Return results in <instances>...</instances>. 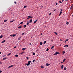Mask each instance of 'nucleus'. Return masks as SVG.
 Here are the masks:
<instances>
[{
  "mask_svg": "<svg viewBox=\"0 0 73 73\" xmlns=\"http://www.w3.org/2000/svg\"><path fill=\"white\" fill-rule=\"evenodd\" d=\"M13 65H11L10 66H9L8 67V68H12V67H13Z\"/></svg>",
  "mask_w": 73,
  "mask_h": 73,
  "instance_id": "nucleus-4",
  "label": "nucleus"
},
{
  "mask_svg": "<svg viewBox=\"0 0 73 73\" xmlns=\"http://www.w3.org/2000/svg\"><path fill=\"white\" fill-rule=\"evenodd\" d=\"M40 35H42V33L41 34H40Z\"/></svg>",
  "mask_w": 73,
  "mask_h": 73,
  "instance_id": "nucleus-64",
  "label": "nucleus"
},
{
  "mask_svg": "<svg viewBox=\"0 0 73 73\" xmlns=\"http://www.w3.org/2000/svg\"><path fill=\"white\" fill-rule=\"evenodd\" d=\"M65 60H66V59L64 58L63 60V62H65Z\"/></svg>",
  "mask_w": 73,
  "mask_h": 73,
  "instance_id": "nucleus-13",
  "label": "nucleus"
},
{
  "mask_svg": "<svg viewBox=\"0 0 73 73\" xmlns=\"http://www.w3.org/2000/svg\"><path fill=\"white\" fill-rule=\"evenodd\" d=\"M66 46H67V47H68V46H69V45H66Z\"/></svg>",
  "mask_w": 73,
  "mask_h": 73,
  "instance_id": "nucleus-40",
  "label": "nucleus"
},
{
  "mask_svg": "<svg viewBox=\"0 0 73 73\" xmlns=\"http://www.w3.org/2000/svg\"><path fill=\"white\" fill-rule=\"evenodd\" d=\"M10 10H11V8H9V10H8V11H10Z\"/></svg>",
  "mask_w": 73,
  "mask_h": 73,
  "instance_id": "nucleus-42",
  "label": "nucleus"
},
{
  "mask_svg": "<svg viewBox=\"0 0 73 73\" xmlns=\"http://www.w3.org/2000/svg\"><path fill=\"white\" fill-rule=\"evenodd\" d=\"M43 44H46V41H45L43 43Z\"/></svg>",
  "mask_w": 73,
  "mask_h": 73,
  "instance_id": "nucleus-36",
  "label": "nucleus"
},
{
  "mask_svg": "<svg viewBox=\"0 0 73 73\" xmlns=\"http://www.w3.org/2000/svg\"><path fill=\"white\" fill-rule=\"evenodd\" d=\"M66 40L65 41V42H66Z\"/></svg>",
  "mask_w": 73,
  "mask_h": 73,
  "instance_id": "nucleus-59",
  "label": "nucleus"
},
{
  "mask_svg": "<svg viewBox=\"0 0 73 73\" xmlns=\"http://www.w3.org/2000/svg\"><path fill=\"white\" fill-rule=\"evenodd\" d=\"M15 36H16V35H13V37H15Z\"/></svg>",
  "mask_w": 73,
  "mask_h": 73,
  "instance_id": "nucleus-47",
  "label": "nucleus"
},
{
  "mask_svg": "<svg viewBox=\"0 0 73 73\" xmlns=\"http://www.w3.org/2000/svg\"><path fill=\"white\" fill-rule=\"evenodd\" d=\"M48 50H49V49L48 48H47L46 50V51H48Z\"/></svg>",
  "mask_w": 73,
  "mask_h": 73,
  "instance_id": "nucleus-35",
  "label": "nucleus"
},
{
  "mask_svg": "<svg viewBox=\"0 0 73 73\" xmlns=\"http://www.w3.org/2000/svg\"><path fill=\"white\" fill-rule=\"evenodd\" d=\"M21 37H20V38H18V40H21Z\"/></svg>",
  "mask_w": 73,
  "mask_h": 73,
  "instance_id": "nucleus-27",
  "label": "nucleus"
},
{
  "mask_svg": "<svg viewBox=\"0 0 73 73\" xmlns=\"http://www.w3.org/2000/svg\"><path fill=\"white\" fill-rule=\"evenodd\" d=\"M61 64H63V63H64V62H61Z\"/></svg>",
  "mask_w": 73,
  "mask_h": 73,
  "instance_id": "nucleus-55",
  "label": "nucleus"
},
{
  "mask_svg": "<svg viewBox=\"0 0 73 73\" xmlns=\"http://www.w3.org/2000/svg\"><path fill=\"white\" fill-rule=\"evenodd\" d=\"M5 55H4V56H3V57H5Z\"/></svg>",
  "mask_w": 73,
  "mask_h": 73,
  "instance_id": "nucleus-58",
  "label": "nucleus"
},
{
  "mask_svg": "<svg viewBox=\"0 0 73 73\" xmlns=\"http://www.w3.org/2000/svg\"><path fill=\"white\" fill-rule=\"evenodd\" d=\"M29 45H31V43H30Z\"/></svg>",
  "mask_w": 73,
  "mask_h": 73,
  "instance_id": "nucleus-63",
  "label": "nucleus"
},
{
  "mask_svg": "<svg viewBox=\"0 0 73 73\" xmlns=\"http://www.w3.org/2000/svg\"><path fill=\"white\" fill-rule=\"evenodd\" d=\"M6 21H7V20H5L4 21V22H5V23H6Z\"/></svg>",
  "mask_w": 73,
  "mask_h": 73,
  "instance_id": "nucleus-19",
  "label": "nucleus"
},
{
  "mask_svg": "<svg viewBox=\"0 0 73 73\" xmlns=\"http://www.w3.org/2000/svg\"><path fill=\"white\" fill-rule=\"evenodd\" d=\"M10 36H11V37H12V36H13V35H11Z\"/></svg>",
  "mask_w": 73,
  "mask_h": 73,
  "instance_id": "nucleus-49",
  "label": "nucleus"
},
{
  "mask_svg": "<svg viewBox=\"0 0 73 73\" xmlns=\"http://www.w3.org/2000/svg\"><path fill=\"white\" fill-rule=\"evenodd\" d=\"M54 33H55V34H56V35H57V33L56 32H55Z\"/></svg>",
  "mask_w": 73,
  "mask_h": 73,
  "instance_id": "nucleus-29",
  "label": "nucleus"
},
{
  "mask_svg": "<svg viewBox=\"0 0 73 73\" xmlns=\"http://www.w3.org/2000/svg\"><path fill=\"white\" fill-rule=\"evenodd\" d=\"M27 26V25H25L23 26V27H24V28H26V27Z\"/></svg>",
  "mask_w": 73,
  "mask_h": 73,
  "instance_id": "nucleus-23",
  "label": "nucleus"
},
{
  "mask_svg": "<svg viewBox=\"0 0 73 73\" xmlns=\"http://www.w3.org/2000/svg\"><path fill=\"white\" fill-rule=\"evenodd\" d=\"M40 45H42V42H40Z\"/></svg>",
  "mask_w": 73,
  "mask_h": 73,
  "instance_id": "nucleus-17",
  "label": "nucleus"
},
{
  "mask_svg": "<svg viewBox=\"0 0 73 73\" xmlns=\"http://www.w3.org/2000/svg\"><path fill=\"white\" fill-rule=\"evenodd\" d=\"M66 47V45L64 46V47Z\"/></svg>",
  "mask_w": 73,
  "mask_h": 73,
  "instance_id": "nucleus-62",
  "label": "nucleus"
},
{
  "mask_svg": "<svg viewBox=\"0 0 73 73\" xmlns=\"http://www.w3.org/2000/svg\"><path fill=\"white\" fill-rule=\"evenodd\" d=\"M33 55H35V53L33 52Z\"/></svg>",
  "mask_w": 73,
  "mask_h": 73,
  "instance_id": "nucleus-38",
  "label": "nucleus"
},
{
  "mask_svg": "<svg viewBox=\"0 0 73 73\" xmlns=\"http://www.w3.org/2000/svg\"><path fill=\"white\" fill-rule=\"evenodd\" d=\"M5 42V40H4L3 41L1 42V43H4V42Z\"/></svg>",
  "mask_w": 73,
  "mask_h": 73,
  "instance_id": "nucleus-10",
  "label": "nucleus"
},
{
  "mask_svg": "<svg viewBox=\"0 0 73 73\" xmlns=\"http://www.w3.org/2000/svg\"><path fill=\"white\" fill-rule=\"evenodd\" d=\"M2 37H3V35H1L0 36V38H2Z\"/></svg>",
  "mask_w": 73,
  "mask_h": 73,
  "instance_id": "nucleus-14",
  "label": "nucleus"
},
{
  "mask_svg": "<svg viewBox=\"0 0 73 73\" xmlns=\"http://www.w3.org/2000/svg\"><path fill=\"white\" fill-rule=\"evenodd\" d=\"M65 53V51H63V54H64Z\"/></svg>",
  "mask_w": 73,
  "mask_h": 73,
  "instance_id": "nucleus-33",
  "label": "nucleus"
},
{
  "mask_svg": "<svg viewBox=\"0 0 73 73\" xmlns=\"http://www.w3.org/2000/svg\"><path fill=\"white\" fill-rule=\"evenodd\" d=\"M11 53H9V54L7 55V56H9V55H11Z\"/></svg>",
  "mask_w": 73,
  "mask_h": 73,
  "instance_id": "nucleus-30",
  "label": "nucleus"
},
{
  "mask_svg": "<svg viewBox=\"0 0 73 73\" xmlns=\"http://www.w3.org/2000/svg\"><path fill=\"white\" fill-rule=\"evenodd\" d=\"M73 5H72L71 6L70 9H72V8H73Z\"/></svg>",
  "mask_w": 73,
  "mask_h": 73,
  "instance_id": "nucleus-12",
  "label": "nucleus"
},
{
  "mask_svg": "<svg viewBox=\"0 0 73 73\" xmlns=\"http://www.w3.org/2000/svg\"><path fill=\"white\" fill-rule=\"evenodd\" d=\"M32 19H31L29 21V22H30V23H32Z\"/></svg>",
  "mask_w": 73,
  "mask_h": 73,
  "instance_id": "nucleus-5",
  "label": "nucleus"
},
{
  "mask_svg": "<svg viewBox=\"0 0 73 73\" xmlns=\"http://www.w3.org/2000/svg\"><path fill=\"white\" fill-rule=\"evenodd\" d=\"M1 52H0V54H1Z\"/></svg>",
  "mask_w": 73,
  "mask_h": 73,
  "instance_id": "nucleus-61",
  "label": "nucleus"
},
{
  "mask_svg": "<svg viewBox=\"0 0 73 73\" xmlns=\"http://www.w3.org/2000/svg\"><path fill=\"white\" fill-rule=\"evenodd\" d=\"M66 24H67V25H68L69 24V22H66Z\"/></svg>",
  "mask_w": 73,
  "mask_h": 73,
  "instance_id": "nucleus-25",
  "label": "nucleus"
},
{
  "mask_svg": "<svg viewBox=\"0 0 73 73\" xmlns=\"http://www.w3.org/2000/svg\"><path fill=\"white\" fill-rule=\"evenodd\" d=\"M56 9H54V11H53V12H54V11H56Z\"/></svg>",
  "mask_w": 73,
  "mask_h": 73,
  "instance_id": "nucleus-53",
  "label": "nucleus"
},
{
  "mask_svg": "<svg viewBox=\"0 0 73 73\" xmlns=\"http://www.w3.org/2000/svg\"><path fill=\"white\" fill-rule=\"evenodd\" d=\"M62 2H63V1H64V0H62Z\"/></svg>",
  "mask_w": 73,
  "mask_h": 73,
  "instance_id": "nucleus-57",
  "label": "nucleus"
},
{
  "mask_svg": "<svg viewBox=\"0 0 73 73\" xmlns=\"http://www.w3.org/2000/svg\"><path fill=\"white\" fill-rule=\"evenodd\" d=\"M6 59H8V57H6V58H3V60H6Z\"/></svg>",
  "mask_w": 73,
  "mask_h": 73,
  "instance_id": "nucleus-3",
  "label": "nucleus"
},
{
  "mask_svg": "<svg viewBox=\"0 0 73 73\" xmlns=\"http://www.w3.org/2000/svg\"><path fill=\"white\" fill-rule=\"evenodd\" d=\"M18 55L17 54H16L15 56V57H18Z\"/></svg>",
  "mask_w": 73,
  "mask_h": 73,
  "instance_id": "nucleus-15",
  "label": "nucleus"
},
{
  "mask_svg": "<svg viewBox=\"0 0 73 73\" xmlns=\"http://www.w3.org/2000/svg\"><path fill=\"white\" fill-rule=\"evenodd\" d=\"M29 23H30V22H28V21L27 23V25H28Z\"/></svg>",
  "mask_w": 73,
  "mask_h": 73,
  "instance_id": "nucleus-11",
  "label": "nucleus"
},
{
  "mask_svg": "<svg viewBox=\"0 0 73 73\" xmlns=\"http://www.w3.org/2000/svg\"><path fill=\"white\" fill-rule=\"evenodd\" d=\"M26 58L27 59V60H29V58L28 57H27Z\"/></svg>",
  "mask_w": 73,
  "mask_h": 73,
  "instance_id": "nucleus-43",
  "label": "nucleus"
},
{
  "mask_svg": "<svg viewBox=\"0 0 73 73\" xmlns=\"http://www.w3.org/2000/svg\"><path fill=\"white\" fill-rule=\"evenodd\" d=\"M54 56H56L57 55V54L56 52L54 54Z\"/></svg>",
  "mask_w": 73,
  "mask_h": 73,
  "instance_id": "nucleus-28",
  "label": "nucleus"
},
{
  "mask_svg": "<svg viewBox=\"0 0 73 73\" xmlns=\"http://www.w3.org/2000/svg\"><path fill=\"white\" fill-rule=\"evenodd\" d=\"M26 7H27V6H24V8H26Z\"/></svg>",
  "mask_w": 73,
  "mask_h": 73,
  "instance_id": "nucleus-39",
  "label": "nucleus"
},
{
  "mask_svg": "<svg viewBox=\"0 0 73 73\" xmlns=\"http://www.w3.org/2000/svg\"><path fill=\"white\" fill-rule=\"evenodd\" d=\"M46 66H49V65H50V64H48V63H46Z\"/></svg>",
  "mask_w": 73,
  "mask_h": 73,
  "instance_id": "nucleus-2",
  "label": "nucleus"
},
{
  "mask_svg": "<svg viewBox=\"0 0 73 73\" xmlns=\"http://www.w3.org/2000/svg\"><path fill=\"white\" fill-rule=\"evenodd\" d=\"M2 72V71L1 70H0V73L1 72Z\"/></svg>",
  "mask_w": 73,
  "mask_h": 73,
  "instance_id": "nucleus-51",
  "label": "nucleus"
},
{
  "mask_svg": "<svg viewBox=\"0 0 73 73\" xmlns=\"http://www.w3.org/2000/svg\"><path fill=\"white\" fill-rule=\"evenodd\" d=\"M26 48H22V50H25L26 49Z\"/></svg>",
  "mask_w": 73,
  "mask_h": 73,
  "instance_id": "nucleus-8",
  "label": "nucleus"
},
{
  "mask_svg": "<svg viewBox=\"0 0 73 73\" xmlns=\"http://www.w3.org/2000/svg\"><path fill=\"white\" fill-rule=\"evenodd\" d=\"M51 14H52V13H50L49 14V15H51Z\"/></svg>",
  "mask_w": 73,
  "mask_h": 73,
  "instance_id": "nucleus-56",
  "label": "nucleus"
},
{
  "mask_svg": "<svg viewBox=\"0 0 73 73\" xmlns=\"http://www.w3.org/2000/svg\"><path fill=\"white\" fill-rule=\"evenodd\" d=\"M23 24V22H21L20 23V24Z\"/></svg>",
  "mask_w": 73,
  "mask_h": 73,
  "instance_id": "nucleus-26",
  "label": "nucleus"
},
{
  "mask_svg": "<svg viewBox=\"0 0 73 73\" xmlns=\"http://www.w3.org/2000/svg\"><path fill=\"white\" fill-rule=\"evenodd\" d=\"M66 67H64V70H66Z\"/></svg>",
  "mask_w": 73,
  "mask_h": 73,
  "instance_id": "nucleus-32",
  "label": "nucleus"
},
{
  "mask_svg": "<svg viewBox=\"0 0 73 73\" xmlns=\"http://www.w3.org/2000/svg\"><path fill=\"white\" fill-rule=\"evenodd\" d=\"M32 62L31 61H29L28 62V63L27 64V66H29L31 64V62Z\"/></svg>",
  "mask_w": 73,
  "mask_h": 73,
  "instance_id": "nucleus-1",
  "label": "nucleus"
},
{
  "mask_svg": "<svg viewBox=\"0 0 73 73\" xmlns=\"http://www.w3.org/2000/svg\"><path fill=\"white\" fill-rule=\"evenodd\" d=\"M14 21V20L11 21H10V23H12V22H13Z\"/></svg>",
  "mask_w": 73,
  "mask_h": 73,
  "instance_id": "nucleus-21",
  "label": "nucleus"
},
{
  "mask_svg": "<svg viewBox=\"0 0 73 73\" xmlns=\"http://www.w3.org/2000/svg\"><path fill=\"white\" fill-rule=\"evenodd\" d=\"M58 4V3H56V5H57Z\"/></svg>",
  "mask_w": 73,
  "mask_h": 73,
  "instance_id": "nucleus-52",
  "label": "nucleus"
},
{
  "mask_svg": "<svg viewBox=\"0 0 73 73\" xmlns=\"http://www.w3.org/2000/svg\"><path fill=\"white\" fill-rule=\"evenodd\" d=\"M61 68L62 69H63V68H64V65H62L61 66Z\"/></svg>",
  "mask_w": 73,
  "mask_h": 73,
  "instance_id": "nucleus-7",
  "label": "nucleus"
},
{
  "mask_svg": "<svg viewBox=\"0 0 73 73\" xmlns=\"http://www.w3.org/2000/svg\"><path fill=\"white\" fill-rule=\"evenodd\" d=\"M13 35H17V34H13Z\"/></svg>",
  "mask_w": 73,
  "mask_h": 73,
  "instance_id": "nucleus-60",
  "label": "nucleus"
},
{
  "mask_svg": "<svg viewBox=\"0 0 73 73\" xmlns=\"http://www.w3.org/2000/svg\"><path fill=\"white\" fill-rule=\"evenodd\" d=\"M53 39L51 40L52 42H53Z\"/></svg>",
  "mask_w": 73,
  "mask_h": 73,
  "instance_id": "nucleus-54",
  "label": "nucleus"
},
{
  "mask_svg": "<svg viewBox=\"0 0 73 73\" xmlns=\"http://www.w3.org/2000/svg\"><path fill=\"white\" fill-rule=\"evenodd\" d=\"M16 48V46H15L14 48H13L14 49H15V48Z\"/></svg>",
  "mask_w": 73,
  "mask_h": 73,
  "instance_id": "nucleus-41",
  "label": "nucleus"
},
{
  "mask_svg": "<svg viewBox=\"0 0 73 73\" xmlns=\"http://www.w3.org/2000/svg\"><path fill=\"white\" fill-rule=\"evenodd\" d=\"M40 67H41V68H42V69H43V68H44V66H40Z\"/></svg>",
  "mask_w": 73,
  "mask_h": 73,
  "instance_id": "nucleus-9",
  "label": "nucleus"
},
{
  "mask_svg": "<svg viewBox=\"0 0 73 73\" xmlns=\"http://www.w3.org/2000/svg\"><path fill=\"white\" fill-rule=\"evenodd\" d=\"M62 11V9H61V10L60 11V12H61Z\"/></svg>",
  "mask_w": 73,
  "mask_h": 73,
  "instance_id": "nucleus-48",
  "label": "nucleus"
},
{
  "mask_svg": "<svg viewBox=\"0 0 73 73\" xmlns=\"http://www.w3.org/2000/svg\"><path fill=\"white\" fill-rule=\"evenodd\" d=\"M59 3H62V2H61V1H59Z\"/></svg>",
  "mask_w": 73,
  "mask_h": 73,
  "instance_id": "nucleus-46",
  "label": "nucleus"
},
{
  "mask_svg": "<svg viewBox=\"0 0 73 73\" xmlns=\"http://www.w3.org/2000/svg\"><path fill=\"white\" fill-rule=\"evenodd\" d=\"M28 17H31V18H33V17H31L30 16H28Z\"/></svg>",
  "mask_w": 73,
  "mask_h": 73,
  "instance_id": "nucleus-22",
  "label": "nucleus"
},
{
  "mask_svg": "<svg viewBox=\"0 0 73 73\" xmlns=\"http://www.w3.org/2000/svg\"><path fill=\"white\" fill-rule=\"evenodd\" d=\"M62 13V12H60V14L59 15V16H60L61 15V14Z\"/></svg>",
  "mask_w": 73,
  "mask_h": 73,
  "instance_id": "nucleus-20",
  "label": "nucleus"
},
{
  "mask_svg": "<svg viewBox=\"0 0 73 73\" xmlns=\"http://www.w3.org/2000/svg\"><path fill=\"white\" fill-rule=\"evenodd\" d=\"M22 28V27L21 26H20L18 27V29H20V28Z\"/></svg>",
  "mask_w": 73,
  "mask_h": 73,
  "instance_id": "nucleus-6",
  "label": "nucleus"
},
{
  "mask_svg": "<svg viewBox=\"0 0 73 73\" xmlns=\"http://www.w3.org/2000/svg\"><path fill=\"white\" fill-rule=\"evenodd\" d=\"M14 3H15V4H16V3H17L16 2H15Z\"/></svg>",
  "mask_w": 73,
  "mask_h": 73,
  "instance_id": "nucleus-50",
  "label": "nucleus"
},
{
  "mask_svg": "<svg viewBox=\"0 0 73 73\" xmlns=\"http://www.w3.org/2000/svg\"><path fill=\"white\" fill-rule=\"evenodd\" d=\"M54 46H52L51 48V49H53V48H54Z\"/></svg>",
  "mask_w": 73,
  "mask_h": 73,
  "instance_id": "nucleus-16",
  "label": "nucleus"
},
{
  "mask_svg": "<svg viewBox=\"0 0 73 73\" xmlns=\"http://www.w3.org/2000/svg\"><path fill=\"white\" fill-rule=\"evenodd\" d=\"M24 34H25V33H22V35H24Z\"/></svg>",
  "mask_w": 73,
  "mask_h": 73,
  "instance_id": "nucleus-44",
  "label": "nucleus"
},
{
  "mask_svg": "<svg viewBox=\"0 0 73 73\" xmlns=\"http://www.w3.org/2000/svg\"><path fill=\"white\" fill-rule=\"evenodd\" d=\"M30 18H32V17H29L27 18V19H30Z\"/></svg>",
  "mask_w": 73,
  "mask_h": 73,
  "instance_id": "nucleus-31",
  "label": "nucleus"
},
{
  "mask_svg": "<svg viewBox=\"0 0 73 73\" xmlns=\"http://www.w3.org/2000/svg\"><path fill=\"white\" fill-rule=\"evenodd\" d=\"M56 52V54H60V53L58 52Z\"/></svg>",
  "mask_w": 73,
  "mask_h": 73,
  "instance_id": "nucleus-18",
  "label": "nucleus"
},
{
  "mask_svg": "<svg viewBox=\"0 0 73 73\" xmlns=\"http://www.w3.org/2000/svg\"><path fill=\"white\" fill-rule=\"evenodd\" d=\"M24 53V52H22L21 53V54H23Z\"/></svg>",
  "mask_w": 73,
  "mask_h": 73,
  "instance_id": "nucleus-37",
  "label": "nucleus"
},
{
  "mask_svg": "<svg viewBox=\"0 0 73 73\" xmlns=\"http://www.w3.org/2000/svg\"><path fill=\"white\" fill-rule=\"evenodd\" d=\"M36 22H37V20H36L34 22V23H36Z\"/></svg>",
  "mask_w": 73,
  "mask_h": 73,
  "instance_id": "nucleus-24",
  "label": "nucleus"
},
{
  "mask_svg": "<svg viewBox=\"0 0 73 73\" xmlns=\"http://www.w3.org/2000/svg\"><path fill=\"white\" fill-rule=\"evenodd\" d=\"M68 40H69V39H67L66 40L67 41H68Z\"/></svg>",
  "mask_w": 73,
  "mask_h": 73,
  "instance_id": "nucleus-45",
  "label": "nucleus"
},
{
  "mask_svg": "<svg viewBox=\"0 0 73 73\" xmlns=\"http://www.w3.org/2000/svg\"><path fill=\"white\" fill-rule=\"evenodd\" d=\"M35 61H36V60H34L33 61V62H34Z\"/></svg>",
  "mask_w": 73,
  "mask_h": 73,
  "instance_id": "nucleus-34",
  "label": "nucleus"
}]
</instances>
